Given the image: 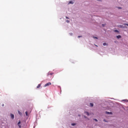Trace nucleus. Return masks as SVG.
Returning <instances> with one entry per match:
<instances>
[{
  "instance_id": "obj_18",
  "label": "nucleus",
  "mask_w": 128,
  "mask_h": 128,
  "mask_svg": "<svg viewBox=\"0 0 128 128\" xmlns=\"http://www.w3.org/2000/svg\"><path fill=\"white\" fill-rule=\"evenodd\" d=\"M25 114H26V116H28V112H26Z\"/></svg>"
},
{
  "instance_id": "obj_21",
  "label": "nucleus",
  "mask_w": 128,
  "mask_h": 128,
  "mask_svg": "<svg viewBox=\"0 0 128 128\" xmlns=\"http://www.w3.org/2000/svg\"><path fill=\"white\" fill-rule=\"evenodd\" d=\"M2 106H4V104H2Z\"/></svg>"
},
{
  "instance_id": "obj_24",
  "label": "nucleus",
  "mask_w": 128,
  "mask_h": 128,
  "mask_svg": "<svg viewBox=\"0 0 128 128\" xmlns=\"http://www.w3.org/2000/svg\"><path fill=\"white\" fill-rule=\"evenodd\" d=\"M102 26H104V24H102Z\"/></svg>"
},
{
  "instance_id": "obj_3",
  "label": "nucleus",
  "mask_w": 128,
  "mask_h": 128,
  "mask_svg": "<svg viewBox=\"0 0 128 128\" xmlns=\"http://www.w3.org/2000/svg\"><path fill=\"white\" fill-rule=\"evenodd\" d=\"M20 121H19L18 122V126H19L20 128H22V126H20Z\"/></svg>"
},
{
  "instance_id": "obj_27",
  "label": "nucleus",
  "mask_w": 128,
  "mask_h": 128,
  "mask_svg": "<svg viewBox=\"0 0 128 128\" xmlns=\"http://www.w3.org/2000/svg\"><path fill=\"white\" fill-rule=\"evenodd\" d=\"M126 100V102H128V100Z\"/></svg>"
},
{
  "instance_id": "obj_2",
  "label": "nucleus",
  "mask_w": 128,
  "mask_h": 128,
  "mask_svg": "<svg viewBox=\"0 0 128 128\" xmlns=\"http://www.w3.org/2000/svg\"><path fill=\"white\" fill-rule=\"evenodd\" d=\"M10 116H11V118H12V120H14V114H11Z\"/></svg>"
},
{
  "instance_id": "obj_19",
  "label": "nucleus",
  "mask_w": 128,
  "mask_h": 128,
  "mask_svg": "<svg viewBox=\"0 0 128 128\" xmlns=\"http://www.w3.org/2000/svg\"><path fill=\"white\" fill-rule=\"evenodd\" d=\"M66 22L68 23L70 22V20H66Z\"/></svg>"
},
{
  "instance_id": "obj_13",
  "label": "nucleus",
  "mask_w": 128,
  "mask_h": 128,
  "mask_svg": "<svg viewBox=\"0 0 128 128\" xmlns=\"http://www.w3.org/2000/svg\"><path fill=\"white\" fill-rule=\"evenodd\" d=\"M114 32H120L118 30H114Z\"/></svg>"
},
{
  "instance_id": "obj_1",
  "label": "nucleus",
  "mask_w": 128,
  "mask_h": 128,
  "mask_svg": "<svg viewBox=\"0 0 128 128\" xmlns=\"http://www.w3.org/2000/svg\"><path fill=\"white\" fill-rule=\"evenodd\" d=\"M52 86V83L50 82H49L48 83H46L44 86V88H46V86Z\"/></svg>"
},
{
  "instance_id": "obj_6",
  "label": "nucleus",
  "mask_w": 128,
  "mask_h": 128,
  "mask_svg": "<svg viewBox=\"0 0 128 128\" xmlns=\"http://www.w3.org/2000/svg\"><path fill=\"white\" fill-rule=\"evenodd\" d=\"M117 38H121L122 36L120 35H118L116 36Z\"/></svg>"
},
{
  "instance_id": "obj_17",
  "label": "nucleus",
  "mask_w": 128,
  "mask_h": 128,
  "mask_svg": "<svg viewBox=\"0 0 128 128\" xmlns=\"http://www.w3.org/2000/svg\"><path fill=\"white\" fill-rule=\"evenodd\" d=\"M50 76H52V73H48V76L50 75Z\"/></svg>"
},
{
  "instance_id": "obj_20",
  "label": "nucleus",
  "mask_w": 128,
  "mask_h": 128,
  "mask_svg": "<svg viewBox=\"0 0 128 128\" xmlns=\"http://www.w3.org/2000/svg\"><path fill=\"white\" fill-rule=\"evenodd\" d=\"M94 120H95V122H98V120H96V118H94Z\"/></svg>"
},
{
  "instance_id": "obj_4",
  "label": "nucleus",
  "mask_w": 128,
  "mask_h": 128,
  "mask_svg": "<svg viewBox=\"0 0 128 128\" xmlns=\"http://www.w3.org/2000/svg\"><path fill=\"white\" fill-rule=\"evenodd\" d=\"M106 114H112V112H106Z\"/></svg>"
},
{
  "instance_id": "obj_8",
  "label": "nucleus",
  "mask_w": 128,
  "mask_h": 128,
  "mask_svg": "<svg viewBox=\"0 0 128 128\" xmlns=\"http://www.w3.org/2000/svg\"><path fill=\"white\" fill-rule=\"evenodd\" d=\"M84 114H86L87 116H90V114L88 112H85Z\"/></svg>"
},
{
  "instance_id": "obj_23",
  "label": "nucleus",
  "mask_w": 128,
  "mask_h": 128,
  "mask_svg": "<svg viewBox=\"0 0 128 128\" xmlns=\"http://www.w3.org/2000/svg\"><path fill=\"white\" fill-rule=\"evenodd\" d=\"M70 36H72V33H70Z\"/></svg>"
},
{
  "instance_id": "obj_12",
  "label": "nucleus",
  "mask_w": 128,
  "mask_h": 128,
  "mask_svg": "<svg viewBox=\"0 0 128 128\" xmlns=\"http://www.w3.org/2000/svg\"><path fill=\"white\" fill-rule=\"evenodd\" d=\"M90 106H94V104L90 103Z\"/></svg>"
},
{
  "instance_id": "obj_16",
  "label": "nucleus",
  "mask_w": 128,
  "mask_h": 128,
  "mask_svg": "<svg viewBox=\"0 0 128 128\" xmlns=\"http://www.w3.org/2000/svg\"><path fill=\"white\" fill-rule=\"evenodd\" d=\"M18 114H20V115L22 114V113L20 111H18Z\"/></svg>"
},
{
  "instance_id": "obj_11",
  "label": "nucleus",
  "mask_w": 128,
  "mask_h": 128,
  "mask_svg": "<svg viewBox=\"0 0 128 128\" xmlns=\"http://www.w3.org/2000/svg\"><path fill=\"white\" fill-rule=\"evenodd\" d=\"M69 4H73L74 2H73L72 1H70V2H69Z\"/></svg>"
},
{
  "instance_id": "obj_15",
  "label": "nucleus",
  "mask_w": 128,
  "mask_h": 128,
  "mask_svg": "<svg viewBox=\"0 0 128 128\" xmlns=\"http://www.w3.org/2000/svg\"><path fill=\"white\" fill-rule=\"evenodd\" d=\"M104 122H108V121L105 119L104 120Z\"/></svg>"
},
{
  "instance_id": "obj_10",
  "label": "nucleus",
  "mask_w": 128,
  "mask_h": 128,
  "mask_svg": "<svg viewBox=\"0 0 128 128\" xmlns=\"http://www.w3.org/2000/svg\"><path fill=\"white\" fill-rule=\"evenodd\" d=\"M108 44H106V43H104L103 44V46H108Z\"/></svg>"
},
{
  "instance_id": "obj_22",
  "label": "nucleus",
  "mask_w": 128,
  "mask_h": 128,
  "mask_svg": "<svg viewBox=\"0 0 128 128\" xmlns=\"http://www.w3.org/2000/svg\"><path fill=\"white\" fill-rule=\"evenodd\" d=\"M118 8L119 10H120V9H122V8H120V7H118Z\"/></svg>"
},
{
  "instance_id": "obj_26",
  "label": "nucleus",
  "mask_w": 128,
  "mask_h": 128,
  "mask_svg": "<svg viewBox=\"0 0 128 128\" xmlns=\"http://www.w3.org/2000/svg\"><path fill=\"white\" fill-rule=\"evenodd\" d=\"M66 18H68V16H66Z\"/></svg>"
},
{
  "instance_id": "obj_5",
  "label": "nucleus",
  "mask_w": 128,
  "mask_h": 128,
  "mask_svg": "<svg viewBox=\"0 0 128 128\" xmlns=\"http://www.w3.org/2000/svg\"><path fill=\"white\" fill-rule=\"evenodd\" d=\"M120 28H126V26H121Z\"/></svg>"
},
{
  "instance_id": "obj_25",
  "label": "nucleus",
  "mask_w": 128,
  "mask_h": 128,
  "mask_svg": "<svg viewBox=\"0 0 128 128\" xmlns=\"http://www.w3.org/2000/svg\"><path fill=\"white\" fill-rule=\"evenodd\" d=\"M78 38H82V36H78Z\"/></svg>"
},
{
  "instance_id": "obj_7",
  "label": "nucleus",
  "mask_w": 128,
  "mask_h": 128,
  "mask_svg": "<svg viewBox=\"0 0 128 128\" xmlns=\"http://www.w3.org/2000/svg\"><path fill=\"white\" fill-rule=\"evenodd\" d=\"M42 86L41 84H38V86H36L37 88H40V86Z\"/></svg>"
},
{
  "instance_id": "obj_14",
  "label": "nucleus",
  "mask_w": 128,
  "mask_h": 128,
  "mask_svg": "<svg viewBox=\"0 0 128 128\" xmlns=\"http://www.w3.org/2000/svg\"><path fill=\"white\" fill-rule=\"evenodd\" d=\"M93 38H96V40H98V37H96V36H93Z\"/></svg>"
},
{
  "instance_id": "obj_9",
  "label": "nucleus",
  "mask_w": 128,
  "mask_h": 128,
  "mask_svg": "<svg viewBox=\"0 0 128 128\" xmlns=\"http://www.w3.org/2000/svg\"><path fill=\"white\" fill-rule=\"evenodd\" d=\"M76 123H72V124H71V126H76Z\"/></svg>"
}]
</instances>
